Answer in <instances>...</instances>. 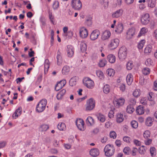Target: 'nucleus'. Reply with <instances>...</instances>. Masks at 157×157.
Returning <instances> with one entry per match:
<instances>
[{
    "label": "nucleus",
    "instance_id": "nucleus-1",
    "mask_svg": "<svg viewBox=\"0 0 157 157\" xmlns=\"http://www.w3.org/2000/svg\"><path fill=\"white\" fill-rule=\"evenodd\" d=\"M115 151V148L113 146L110 144L106 145L104 149L105 155L107 157H110L113 155Z\"/></svg>",
    "mask_w": 157,
    "mask_h": 157
},
{
    "label": "nucleus",
    "instance_id": "nucleus-2",
    "mask_svg": "<svg viewBox=\"0 0 157 157\" xmlns=\"http://www.w3.org/2000/svg\"><path fill=\"white\" fill-rule=\"evenodd\" d=\"M47 103L46 99H43L41 100L36 106V111L39 113L43 112L45 109Z\"/></svg>",
    "mask_w": 157,
    "mask_h": 157
},
{
    "label": "nucleus",
    "instance_id": "nucleus-3",
    "mask_svg": "<svg viewBox=\"0 0 157 157\" xmlns=\"http://www.w3.org/2000/svg\"><path fill=\"white\" fill-rule=\"evenodd\" d=\"M127 49L125 46L121 47L119 50L118 56L120 60L123 61L126 57Z\"/></svg>",
    "mask_w": 157,
    "mask_h": 157
},
{
    "label": "nucleus",
    "instance_id": "nucleus-4",
    "mask_svg": "<svg viewBox=\"0 0 157 157\" xmlns=\"http://www.w3.org/2000/svg\"><path fill=\"white\" fill-rule=\"evenodd\" d=\"M95 101L93 98H90L87 101L85 105L86 111H90L93 110L95 106Z\"/></svg>",
    "mask_w": 157,
    "mask_h": 157
},
{
    "label": "nucleus",
    "instance_id": "nucleus-5",
    "mask_svg": "<svg viewBox=\"0 0 157 157\" xmlns=\"http://www.w3.org/2000/svg\"><path fill=\"white\" fill-rule=\"evenodd\" d=\"M83 81L84 85L89 89H92L94 86V81L89 77H85Z\"/></svg>",
    "mask_w": 157,
    "mask_h": 157
},
{
    "label": "nucleus",
    "instance_id": "nucleus-6",
    "mask_svg": "<svg viewBox=\"0 0 157 157\" xmlns=\"http://www.w3.org/2000/svg\"><path fill=\"white\" fill-rule=\"evenodd\" d=\"M71 6L74 10H80L82 8V3L80 0H72Z\"/></svg>",
    "mask_w": 157,
    "mask_h": 157
},
{
    "label": "nucleus",
    "instance_id": "nucleus-7",
    "mask_svg": "<svg viewBox=\"0 0 157 157\" xmlns=\"http://www.w3.org/2000/svg\"><path fill=\"white\" fill-rule=\"evenodd\" d=\"M124 101L125 100L123 98H115L113 100V104L115 107L119 108L124 105Z\"/></svg>",
    "mask_w": 157,
    "mask_h": 157
},
{
    "label": "nucleus",
    "instance_id": "nucleus-8",
    "mask_svg": "<svg viewBox=\"0 0 157 157\" xmlns=\"http://www.w3.org/2000/svg\"><path fill=\"white\" fill-rule=\"evenodd\" d=\"M120 41L117 38H115L110 40L108 45V47L112 49L116 48L119 45Z\"/></svg>",
    "mask_w": 157,
    "mask_h": 157
},
{
    "label": "nucleus",
    "instance_id": "nucleus-9",
    "mask_svg": "<svg viewBox=\"0 0 157 157\" xmlns=\"http://www.w3.org/2000/svg\"><path fill=\"white\" fill-rule=\"evenodd\" d=\"M150 18L148 13H145L142 15L141 18V23L143 25H147L150 22Z\"/></svg>",
    "mask_w": 157,
    "mask_h": 157
},
{
    "label": "nucleus",
    "instance_id": "nucleus-10",
    "mask_svg": "<svg viewBox=\"0 0 157 157\" xmlns=\"http://www.w3.org/2000/svg\"><path fill=\"white\" fill-rule=\"evenodd\" d=\"M79 33L80 37L82 39L86 38L88 35L87 30L84 27H82L79 29Z\"/></svg>",
    "mask_w": 157,
    "mask_h": 157
},
{
    "label": "nucleus",
    "instance_id": "nucleus-11",
    "mask_svg": "<svg viewBox=\"0 0 157 157\" xmlns=\"http://www.w3.org/2000/svg\"><path fill=\"white\" fill-rule=\"evenodd\" d=\"M74 48L71 45H68L66 49L67 56L70 58L72 57L74 53Z\"/></svg>",
    "mask_w": 157,
    "mask_h": 157
},
{
    "label": "nucleus",
    "instance_id": "nucleus-12",
    "mask_svg": "<svg viewBox=\"0 0 157 157\" xmlns=\"http://www.w3.org/2000/svg\"><path fill=\"white\" fill-rule=\"evenodd\" d=\"M76 124L78 128L80 130L83 131L84 129V123L81 119H77L76 121Z\"/></svg>",
    "mask_w": 157,
    "mask_h": 157
},
{
    "label": "nucleus",
    "instance_id": "nucleus-13",
    "mask_svg": "<svg viewBox=\"0 0 157 157\" xmlns=\"http://www.w3.org/2000/svg\"><path fill=\"white\" fill-rule=\"evenodd\" d=\"M66 81L65 80H63L59 82L55 86V89L58 91L62 89L66 84Z\"/></svg>",
    "mask_w": 157,
    "mask_h": 157
},
{
    "label": "nucleus",
    "instance_id": "nucleus-14",
    "mask_svg": "<svg viewBox=\"0 0 157 157\" xmlns=\"http://www.w3.org/2000/svg\"><path fill=\"white\" fill-rule=\"evenodd\" d=\"M100 34V32L98 30H94L90 36V38L91 40H94L97 39Z\"/></svg>",
    "mask_w": 157,
    "mask_h": 157
},
{
    "label": "nucleus",
    "instance_id": "nucleus-15",
    "mask_svg": "<svg viewBox=\"0 0 157 157\" xmlns=\"http://www.w3.org/2000/svg\"><path fill=\"white\" fill-rule=\"evenodd\" d=\"M135 33V29L133 28H131L128 29L126 33V37L127 39H129L132 38Z\"/></svg>",
    "mask_w": 157,
    "mask_h": 157
},
{
    "label": "nucleus",
    "instance_id": "nucleus-16",
    "mask_svg": "<svg viewBox=\"0 0 157 157\" xmlns=\"http://www.w3.org/2000/svg\"><path fill=\"white\" fill-rule=\"evenodd\" d=\"M56 58L57 64L59 66L61 65L62 62V58L61 53L59 50L57 52Z\"/></svg>",
    "mask_w": 157,
    "mask_h": 157
},
{
    "label": "nucleus",
    "instance_id": "nucleus-17",
    "mask_svg": "<svg viewBox=\"0 0 157 157\" xmlns=\"http://www.w3.org/2000/svg\"><path fill=\"white\" fill-rule=\"evenodd\" d=\"M91 155L93 157H97L100 153L99 149L97 148H94L90 150V152Z\"/></svg>",
    "mask_w": 157,
    "mask_h": 157
},
{
    "label": "nucleus",
    "instance_id": "nucleus-18",
    "mask_svg": "<svg viewBox=\"0 0 157 157\" xmlns=\"http://www.w3.org/2000/svg\"><path fill=\"white\" fill-rule=\"evenodd\" d=\"M22 108L21 107H19L17 109L13 115V117L14 119H16L18 116H20L22 113Z\"/></svg>",
    "mask_w": 157,
    "mask_h": 157
},
{
    "label": "nucleus",
    "instance_id": "nucleus-19",
    "mask_svg": "<svg viewBox=\"0 0 157 157\" xmlns=\"http://www.w3.org/2000/svg\"><path fill=\"white\" fill-rule=\"evenodd\" d=\"M123 13V10H118L113 13L112 17L113 18H118L122 15Z\"/></svg>",
    "mask_w": 157,
    "mask_h": 157
},
{
    "label": "nucleus",
    "instance_id": "nucleus-20",
    "mask_svg": "<svg viewBox=\"0 0 157 157\" xmlns=\"http://www.w3.org/2000/svg\"><path fill=\"white\" fill-rule=\"evenodd\" d=\"M111 33L110 31L106 30L103 33L101 38L102 40H105L109 39Z\"/></svg>",
    "mask_w": 157,
    "mask_h": 157
},
{
    "label": "nucleus",
    "instance_id": "nucleus-21",
    "mask_svg": "<svg viewBox=\"0 0 157 157\" xmlns=\"http://www.w3.org/2000/svg\"><path fill=\"white\" fill-rule=\"evenodd\" d=\"M117 122L118 123L122 122L124 120V117L123 115L121 113H118L116 115Z\"/></svg>",
    "mask_w": 157,
    "mask_h": 157
},
{
    "label": "nucleus",
    "instance_id": "nucleus-22",
    "mask_svg": "<svg viewBox=\"0 0 157 157\" xmlns=\"http://www.w3.org/2000/svg\"><path fill=\"white\" fill-rule=\"evenodd\" d=\"M123 25L122 23H120L118 24L117 26L115 32L118 33H120L123 31Z\"/></svg>",
    "mask_w": 157,
    "mask_h": 157
},
{
    "label": "nucleus",
    "instance_id": "nucleus-23",
    "mask_svg": "<svg viewBox=\"0 0 157 157\" xmlns=\"http://www.w3.org/2000/svg\"><path fill=\"white\" fill-rule=\"evenodd\" d=\"M126 79L127 84L129 85H131L133 79L132 75L131 73L128 74L127 75Z\"/></svg>",
    "mask_w": 157,
    "mask_h": 157
},
{
    "label": "nucleus",
    "instance_id": "nucleus-24",
    "mask_svg": "<svg viewBox=\"0 0 157 157\" xmlns=\"http://www.w3.org/2000/svg\"><path fill=\"white\" fill-rule=\"evenodd\" d=\"M107 59L111 63H114L116 61V57L113 54H109L107 57Z\"/></svg>",
    "mask_w": 157,
    "mask_h": 157
},
{
    "label": "nucleus",
    "instance_id": "nucleus-25",
    "mask_svg": "<svg viewBox=\"0 0 157 157\" xmlns=\"http://www.w3.org/2000/svg\"><path fill=\"white\" fill-rule=\"evenodd\" d=\"M148 31V29L147 28L144 27L142 28L140 30V32L138 35L137 37H140V36L144 35Z\"/></svg>",
    "mask_w": 157,
    "mask_h": 157
},
{
    "label": "nucleus",
    "instance_id": "nucleus-26",
    "mask_svg": "<svg viewBox=\"0 0 157 157\" xmlns=\"http://www.w3.org/2000/svg\"><path fill=\"white\" fill-rule=\"evenodd\" d=\"M153 121V119L151 117H148L146 119V124L147 126H151L152 125Z\"/></svg>",
    "mask_w": 157,
    "mask_h": 157
},
{
    "label": "nucleus",
    "instance_id": "nucleus-27",
    "mask_svg": "<svg viewBox=\"0 0 157 157\" xmlns=\"http://www.w3.org/2000/svg\"><path fill=\"white\" fill-rule=\"evenodd\" d=\"M136 113L138 115L143 114L144 112L143 107L141 105L139 106L136 109Z\"/></svg>",
    "mask_w": 157,
    "mask_h": 157
},
{
    "label": "nucleus",
    "instance_id": "nucleus-28",
    "mask_svg": "<svg viewBox=\"0 0 157 157\" xmlns=\"http://www.w3.org/2000/svg\"><path fill=\"white\" fill-rule=\"evenodd\" d=\"M70 71V67L67 65L64 66L62 70V73L63 75H67Z\"/></svg>",
    "mask_w": 157,
    "mask_h": 157
},
{
    "label": "nucleus",
    "instance_id": "nucleus-29",
    "mask_svg": "<svg viewBox=\"0 0 157 157\" xmlns=\"http://www.w3.org/2000/svg\"><path fill=\"white\" fill-rule=\"evenodd\" d=\"M152 46L151 45H148L146 46L144 50L145 54L148 55L151 52Z\"/></svg>",
    "mask_w": 157,
    "mask_h": 157
},
{
    "label": "nucleus",
    "instance_id": "nucleus-30",
    "mask_svg": "<svg viewBox=\"0 0 157 157\" xmlns=\"http://www.w3.org/2000/svg\"><path fill=\"white\" fill-rule=\"evenodd\" d=\"M66 92L65 90L63 89L60 91L57 95V98L58 100L61 99Z\"/></svg>",
    "mask_w": 157,
    "mask_h": 157
},
{
    "label": "nucleus",
    "instance_id": "nucleus-31",
    "mask_svg": "<svg viewBox=\"0 0 157 157\" xmlns=\"http://www.w3.org/2000/svg\"><path fill=\"white\" fill-rule=\"evenodd\" d=\"M97 117L98 119L102 122H104L105 120V116L101 113H99L97 115Z\"/></svg>",
    "mask_w": 157,
    "mask_h": 157
},
{
    "label": "nucleus",
    "instance_id": "nucleus-32",
    "mask_svg": "<svg viewBox=\"0 0 157 157\" xmlns=\"http://www.w3.org/2000/svg\"><path fill=\"white\" fill-rule=\"evenodd\" d=\"M135 110L134 108L132 105H129L127 106L126 111L128 113L131 114Z\"/></svg>",
    "mask_w": 157,
    "mask_h": 157
},
{
    "label": "nucleus",
    "instance_id": "nucleus-33",
    "mask_svg": "<svg viewBox=\"0 0 157 157\" xmlns=\"http://www.w3.org/2000/svg\"><path fill=\"white\" fill-rule=\"evenodd\" d=\"M49 127L48 125L47 124H42L40 126L39 130L41 132H45L48 129Z\"/></svg>",
    "mask_w": 157,
    "mask_h": 157
},
{
    "label": "nucleus",
    "instance_id": "nucleus-34",
    "mask_svg": "<svg viewBox=\"0 0 157 157\" xmlns=\"http://www.w3.org/2000/svg\"><path fill=\"white\" fill-rule=\"evenodd\" d=\"M87 48V45L85 42L82 41L80 43V49L82 52L85 51Z\"/></svg>",
    "mask_w": 157,
    "mask_h": 157
},
{
    "label": "nucleus",
    "instance_id": "nucleus-35",
    "mask_svg": "<svg viewBox=\"0 0 157 157\" xmlns=\"http://www.w3.org/2000/svg\"><path fill=\"white\" fill-rule=\"evenodd\" d=\"M77 81V79L76 77H73L71 78L69 81L70 85L71 86H75Z\"/></svg>",
    "mask_w": 157,
    "mask_h": 157
},
{
    "label": "nucleus",
    "instance_id": "nucleus-36",
    "mask_svg": "<svg viewBox=\"0 0 157 157\" xmlns=\"http://www.w3.org/2000/svg\"><path fill=\"white\" fill-rule=\"evenodd\" d=\"M106 73L109 76H113L115 74V71L113 69H108L107 70Z\"/></svg>",
    "mask_w": 157,
    "mask_h": 157
},
{
    "label": "nucleus",
    "instance_id": "nucleus-37",
    "mask_svg": "<svg viewBox=\"0 0 157 157\" xmlns=\"http://www.w3.org/2000/svg\"><path fill=\"white\" fill-rule=\"evenodd\" d=\"M146 149V147L144 146H142L139 148V153L141 155H144L145 153Z\"/></svg>",
    "mask_w": 157,
    "mask_h": 157
},
{
    "label": "nucleus",
    "instance_id": "nucleus-38",
    "mask_svg": "<svg viewBox=\"0 0 157 157\" xmlns=\"http://www.w3.org/2000/svg\"><path fill=\"white\" fill-rule=\"evenodd\" d=\"M44 71H47L49 67V60L46 59L45 60V63L44 65Z\"/></svg>",
    "mask_w": 157,
    "mask_h": 157
},
{
    "label": "nucleus",
    "instance_id": "nucleus-39",
    "mask_svg": "<svg viewBox=\"0 0 157 157\" xmlns=\"http://www.w3.org/2000/svg\"><path fill=\"white\" fill-rule=\"evenodd\" d=\"M110 90V87L109 85L106 84L104 86L103 88V92L106 94L108 93Z\"/></svg>",
    "mask_w": 157,
    "mask_h": 157
},
{
    "label": "nucleus",
    "instance_id": "nucleus-40",
    "mask_svg": "<svg viewBox=\"0 0 157 157\" xmlns=\"http://www.w3.org/2000/svg\"><path fill=\"white\" fill-rule=\"evenodd\" d=\"M86 122L87 124H89L90 125L94 124V121L92 117H88L86 120Z\"/></svg>",
    "mask_w": 157,
    "mask_h": 157
},
{
    "label": "nucleus",
    "instance_id": "nucleus-41",
    "mask_svg": "<svg viewBox=\"0 0 157 157\" xmlns=\"http://www.w3.org/2000/svg\"><path fill=\"white\" fill-rule=\"evenodd\" d=\"M146 2L147 3L148 6L149 7L152 8L154 7L155 5V2L154 1L150 0Z\"/></svg>",
    "mask_w": 157,
    "mask_h": 157
},
{
    "label": "nucleus",
    "instance_id": "nucleus-42",
    "mask_svg": "<svg viewBox=\"0 0 157 157\" xmlns=\"http://www.w3.org/2000/svg\"><path fill=\"white\" fill-rule=\"evenodd\" d=\"M145 65L147 66H150L153 64L152 60L151 58L147 59L145 61Z\"/></svg>",
    "mask_w": 157,
    "mask_h": 157
},
{
    "label": "nucleus",
    "instance_id": "nucleus-43",
    "mask_svg": "<svg viewBox=\"0 0 157 157\" xmlns=\"http://www.w3.org/2000/svg\"><path fill=\"white\" fill-rule=\"evenodd\" d=\"M141 94V92L140 89H137L135 90L133 93V96L136 98H137L139 97Z\"/></svg>",
    "mask_w": 157,
    "mask_h": 157
},
{
    "label": "nucleus",
    "instance_id": "nucleus-44",
    "mask_svg": "<svg viewBox=\"0 0 157 157\" xmlns=\"http://www.w3.org/2000/svg\"><path fill=\"white\" fill-rule=\"evenodd\" d=\"M145 43V40H141L139 43L138 45V48L139 49H142L144 44Z\"/></svg>",
    "mask_w": 157,
    "mask_h": 157
},
{
    "label": "nucleus",
    "instance_id": "nucleus-45",
    "mask_svg": "<svg viewBox=\"0 0 157 157\" xmlns=\"http://www.w3.org/2000/svg\"><path fill=\"white\" fill-rule=\"evenodd\" d=\"M107 61L105 59H103L100 61L98 65L100 67H104L106 64Z\"/></svg>",
    "mask_w": 157,
    "mask_h": 157
},
{
    "label": "nucleus",
    "instance_id": "nucleus-46",
    "mask_svg": "<svg viewBox=\"0 0 157 157\" xmlns=\"http://www.w3.org/2000/svg\"><path fill=\"white\" fill-rule=\"evenodd\" d=\"M97 76L101 79L104 78V75L103 72L100 70H98L96 71Z\"/></svg>",
    "mask_w": 157,
    "mask_h": 157
},
{
    "label": "nucleus",
    "instance_id": "nucleus-47",
    "mask_svg": "<svg viewBox=\"0 0 157 157\" xmlns=\"http://www.w3.org/2000/svg\"><path fill=\"white\" fill-rule=\"evenodd\" d=\"M142 73L145 75H147L149 74L150 72V69L148 67L144 68L142 71Z\"/></svg>",
    "mask_w": 157,
    "mask_h": 157
},
{
    "label": "nucleus",
    "instance_id": "nucleus-48",
    "mask_svg": "<svg viewBox=\"0 0 157 157\" xmlns=\"http://www.w3.org/2000/svg\"><path fill=\"white\" fill-rule=\"evenodd\" d=\"M68 27L67 26L64 27L63 28V31L66 36H67V33H69L71 34V36L73 35V32L71 31L67 32Z\"/></svg>",
    "mask_w": 157,
    "mask_h": 157
},
{
    "label": "nucleus",
    "instance_id": "nucleus-49",
    "mask_svg": "<svg viewBox=\"0 0 157 157\" xmlns=\"http://www.w3.org/2000/svg\"><path fill=\"white\" fill-rule=\"evenodd\" d=\"M58 128L60 130H63L65 128V125L64 123H59L57 126Z\"/></svg>",
    "mask_w": 157,
    "mask_h": 157
},
{
    "label": "nucleus",
    "instance_id": "nucleus-50",
    "mask_svg": "<svg viewBox=\"0 0 157 157\" xmlns=\"http://www.w3.org/2000/svg\"><path fill=\"white\" fill-rule=\"evenodd\" d=\"M133 66V64L132 62L131 61L128 62L126 65V67L128 70H131Z\"/></svg>",
    "mask_w": 157,
    "mask_h": 157
},
{
    "label": "nucleus",
    "instance_id": "nucleus-51",
    "mask_svg": "<svg viewBox=\"0 0 157 157\" xmlns=\"http://www.w3.org/2000/svg\"><path fill=\"white\" fill-rule=\"evenodd\" d=\"M150 132L148 130L145 131L144 133V136L146 139H148L150 137Z\"/></svg>",
    "mask_w": 157,
    "mask_h": 157
},
{
    "label": "nucleus",
    "instance_id": "nucleus-52",
    "mask_svg": "<svg viewBox=\"0 0 157 157\" xmlns=\"http://www.w3.org/2000/svg\"><path fill=\"white\" fill-rule=\"evenodd\" d=\"M132 127L134 128H136L138 126V123L135 121H132L131 122Z\"/></svg>",
    "mask_w": 157,
    "mask_h": 157
},
{
    "label": "nucleus",
    "instance_id": "nucleus-53",
    "mask_svg": "<svg viewBox=\"0 0 157 157\" xmlns=\"http://www.w3.org/2000/svg\"><path fill=\"white\" fill-rule=\"evenodd\" d=\"M147 99L145 97H142L140 99V102L141 103L144 105H145L147 104Z\"/></svg>",
    "mask_w": 157,
    "mask_h": 157
},
{
    "label": "nucleus",
    "instance_id": "nucleus-54",
    "mask_svg": "<svg viewBox=\"0 0 157 157\" xmlns=\"http://www.w3.org/2000/svg\"><path fill=\"white\" fill-rule=\"evenodd\" d=\"M130 150L129 147H126L124 148L123 152L125 154L129 155L130 151Z\"/></svg>",
    "mask_w": 157,
    "mask_h": 157
},
{
    "label": "nucleus",
    "instance_id": "nucleus-55",
    "mask_svg": "<svg viewBox=\"0 0 157 157\" xmlns=\"http://www.w3.org/2000/svg\"><path fill=\"white\" fill-rule=\"evenodd\" d=\"M109 136L110 138L115 139L116 138L117 134L115 132L112 131L110 133Z\"/></svg>",
    "mask_w": 157,
    "mask_h": 157
},
{
    "label": "nucleus",
    "instance_id": "nucleus-56",
    "mask_svg": "<svg viewBox=\"0 0 157 157\" xmlns=\"http://www.w3.org/2000/svg\"><path fill=\"white\" fill-rule=\"evenodd\" d=\"M49 18L50 19V20L51 21V22L53 24H54V17L53 16L52 14V13L51 12H49Z\"/></svg>",
    "mask_w": 157,
    "mask_h": 157
},
{
    "label": "nucleus",
    "instance_id": "nucleus-57",
    "mask_svg": "<svg viewBox=\"0 0 157 157\" xmlns=\"http://www.w3.org/2000/svg\"><path fill=\"white\" fill-rule=\"evenodd\" d=\"M123 140L124 142L127 143H129L130 142L131 139L128 136H125L123 137Z\"/></svg>",
    "mask_w": 157,
    "mask_h": 157
},
{
    "label": "nucleus",
    "instance_id": "nucleus-58",
    "mask_svg": "<svg viewBox=\"0 0 157 157\" xmlns=\"http://www.w3.org/2000/svg\"><path fill=\"white\" fill-rule=\"evenodd\" d=\"M59 6V2L58 1H55L53 5V8L54 9H56Z\"/></svg>",
    "mask_w": 157,
    "mask_h": 157
},
{
    "label": "nucleus",
    "instance_id": "nucleus-59",
    "mask_svg": "<svg viewBox=\"0 0 157 157\" xmlns=\"http://www.w3.org/2000/svg\"><path fill=\"white\" fill-rule=\"evenodd\" d=\"M51 44H52L54 39L53 37L54 35V32L53 30H52L51 31Z\"/></svg>",
    "mask_w": 157,
    "mask_h": 157
},
{
    "label": "nucleus",
    "instance_id": "nucleus-60",
    "mask_svg": "<svg viewBox=\"0 0 157 157\" xmlns=\"http://www.w3.org/2000/svg\"><path fill=\"white\" fill-rule=\"evenodd\" d=\"M112 125V123L108 121L105 123V126L107 128H110Z\"/></svg>",
    "mask_w": 157,
    "mask_h": 157
},
{
    "label": "nucleus",
    "instance_id": "nucleus-61",
    "mask_svg": "<svg viewBox=\"0 0 157 157\" xmlns=\"http://www.w3.org/2000/svg\"><path fill=\"white\" fill-rule=\"evenodd\" d=\"M129 102L131 104V105H132L136 104V100L134 98H131L129 100Z\"/></svg>",
    "mask_w": 157,
    "mask_h": 157
},
{
    "label": "nucleus",
    "instance_id": "nucleus-62",
    "mask_svg": "<svg viewBox=\"0 0 157 157\" xmlns=\"http://www.w3.org/2000/svg\"><path fill=\"white\" fill-rule=\"evenodd\" d=\"M120 88L121 91L123 92L124 91L125 89V84L123 83L121 84Z\"/></svg>",
    "mask_w": 157,
    "mask_h": 157
},
{
    "label": "nucleus",
    "instance_id": "nucleus-63",
    "mask_svg": "<svg viewBox=\"0 0 157 157\" xmlns=\"http://www.w3.org/2000/svg\"><path fill=\"white\" fill-rule=\"evenodd\" d=\"M150 152L152 156L154 155V153L155 152V149L154 147H151L150 149Z\"/></svg>",
    "mask_w": 157,
    "mask_h": 157
},
{
    "label": "nucleus",
    "instance_id": "nucleus-64",
    "mask_svg": "<svg viewBox=\"0 0 157 157\" xmlns=\"http://www.w3.org/2000/svg\"><path fill=\"white\" fill-rule=\"evenodd\" d=\"M108 140V138L106 136H104L101 139V142L102 143H105Z\"/></svg>",
    "mask_w": 157,
    "mask_h": 157
}]
</instances>
